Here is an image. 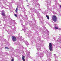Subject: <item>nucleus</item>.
Returning a JSON list of instances; mask_svg holds the SVG:
<instances>
[{"instance_id": "nucleus-10", "label": "nucleus", "mask_w": 61, "mask_h": 61, "mask_svg": "<svg viewBox=\"0 0 61 61\" xmlns=\"http://www.w3.org/2000/svg\"><path fill=\"white\" fill-rule=\"evenodd\" d=\"M14 58L12 57V60H11V61H14Z\"/></svg>"}, {"instance_id": "nucleus-8", "label": "nucleus", "mask_w": 61, "mask_h": 61, "mask_svg": "<svg viewBox=\"0 0 61 61\" xmlns=\"http://www.w3.org/2000/svg\"><path fill=\"white\" fill-rule=\"evenodd\" d=\"M14 16H15V17H17V14H15Z\"/></svg>"}, {"instance_id": "nucleus-1", "label": "nucleus", "mask_w": 61, "mask_h": 61, "mask_svg": "<svg viewBox=\"0 0 61 61\" xmlns=\"http://www.w3.org/2000/svg\"><path fill=\"white\" fill-rule=\"evenodd\" d=\"M52 46H53V45H52V43H49V50L51 51H52V49H53Z\"/></svg>"}, {"instance_id": "nucleus-3", "label": "nucleus", "mask_w": 61, "mask_h": 61, "mask_svg": "<svg viewBox=\"0 0 61 61\" xmlns=\"http://www.w3.org/2000/svg\"><path fill=\"white\" fill-rule=\"evenodd\" d=\"M12 39L13 41H16V38L14 36H13L12 37Z\"/></svg>"}, {"instance_id": "nucleus-2", "label": "nucleus", "mask_w": 61, "mask_h": 61, "mask_svg": "<svg viewBox=\"0 0 61 61\" xmlns=\"http://www.w3.org/2000/svg\"><path fill=\"white\" fill-rule=\"evenodd\" d=\"M52 19L54 22H56L57 21V17L56 16H53L52 17Z\"/></svg>"}, {"instance_id": "nucleus-4", "label": "nucleus", "mask_w": 61, "mask_h": 61, "mask_svg": "<svg viewBox=\"0 0 61 61\" xmlns=\"http://www.w3.org/2000/svg\"><path fill=\"white\" fill-rule=\"evenodd\" d=\"M2 15L4 16H5V13L4 12V11H3L2 12Z\"/></svg>"}, {"instance_id": "nucleus-6", "label": "nucleus", "mask_w": 61, "mask_h": 61, "mask_svg": "<svg viewBox=\"0 0 61 61\" xmlns=\"http://www.w3.org/2000/svg\"><path fill=\"white\" fill-rule=\"evenodd\" d=\"M18 7H17L15 10V12L16 13H17L18 11Z\"/></svg>"}, {"instance_id": "nucleus-13", "label": "nucleus", "mask_w": 61, "mask_h": 61, "mask_svg": "<svg viewBox=\"0 0 61 61\" xmlns=\"http://www.w3.org/2000/svg\"><path fill=\"white\" fill-rule=\"evenodd\" d=\"M29 6V5H27V6Z\"/></svg>"}, {"instance_id": "nucleus-7", "label": "nucleus", "mask_w": 61, "mask_h": 61, "mask_svg": "<svg viewBox=\"0 0 61 61\" xmlns=\"http://www.w3.org/2000/svg\"><path fill=\"white\" fill-rule=\"evenodd\" d=\"M46 17H47L48 19L49 20V17L47 15H46Z\"/></svg>"}, {"instance_id": "nucleus-11", "label": "nucleus", "mask_w": 61, "mask_h": 61, "mask_svg": "<svg viewBox=\"0 0 61 61\" xmlns=\"http://www.w3.org/2000/svg\"><path fill=\"white\" fill-rule=\"evenodd\" d=\"M5 49H9V48L7 47H5Z\"/></svg>"}, {"instance_id": "nucleus-12", "label": "nucleus", "mask_w": 61, "mask_h": 61, "mask_svg": "<svg viewBox=\"0 0 61 61\" xmlns=\"http://www.w3.org/2000/svg\"><path fill=\"white\" fill-rule=\"evenodd\" d=\"M27 1V2H28V0H26Z\"/></svg>"}, {"instance_id": "nucleus-9", "label": "nucleus", "mask_w": 61, "mask_h": 61, "mask_svg": "<svg viewBox=\"0 0 61 61\" xmlns=\"http://www.w3.org/2000/svg\"><path fill=\"white\" fill-rule=\"evenodd\" d=\"M55 29H58V27H56V26L55 27Z\"/></svg>"}, {"instance_id": "nucleus-5", "label": "nucleus", "mask_w": 61, "mask_h": 61, "mask_svg": "<svg viewBox=\"0 0 61 61\" xmlns=\"http://www.w3.org/2000/svg\"><path fill=\"white\" fill-rule=\"evenodd\" d=\"M22 58L23 61H25V56H23Z\"/></svg>"}]
</instances>
